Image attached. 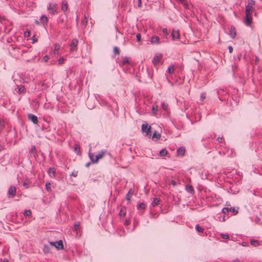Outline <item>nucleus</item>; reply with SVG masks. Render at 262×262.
Instances as JSON below:
<instances>
[{
  "mask_svg": "<svg viewBox=\"0 0 262 262\" xmlns=\"http://www.w3.org/2000/svg\"><path fill=\"white\" fill-rule=\"evenodd\" d=\"M40 20L43 24H47L48 21V19L45 15H42L41 16Z\"/></svg>",
  "mask_w": 262,
  "mask_h": 262,
  "instance_id": "nucleus-26",
  "label": "nucleus"
},
{
  "mask_svg": "<svg viewBox=\"0 0 262 262\" xmlns=\"http://www.w3.org/2000/svg\"><path fill=\"white\" fill-rule=\"evenodd\" d=\"M245 17L244 22L247 26H250L252 23V17L250 11H245Z\"/></svg>",
  "mask_w": 262,
  "mask_h": 262,
  "instance_id": "nucleus-2",
  "label": "nucleus"
},
{
  "mask_svg": "<svg viewBox=\"0 0 262 262\" xmlns=\"http://www.w3.org/2000/svg\"><path fill=\"white\" fill-rule=\"evenodd\" d=\"M30 35V31H26L25 32V36H29Z\"/></svg>",
  "mask_w": 262,
  "mask_h": 262,
  "instance_id": "nucleus-58",
  "label": "nucleus"
},
{
  "mask_svg": "<svg viewBox=\"0 0 262 262\" xmlns=\"http://www.w3.org/2000/svg\"><path fill=\"white\" fill-rule=\"evenodd\" d=\"M129 224H130L129 220L128 219H126L125 221V222H124V225L127 226Z\"/></svg>",
  "mask_w": 262,
  "mask_h": 262,
  "instance_id": "nucleus-47",
  "label": "nucleus"
},
{
  "mask_svg": "<svg viewBox=\"0 0 262 262\" xmlns=\"http://www.w3.org/2000/svg\"><path fill=\"white\" fill-rule=\"evenodd\" d=\"M78 150V151H79V150H80V149H79V148H78L77 147H76L75 148V151H77Z\"/></svg>",
  "mask_w": 262,
  "mask_h": 262,
  "instance_id": "nucleus-61",
  "label": "nucleus"
},
{
  "mask_svg": "<svg viewBox=\"0 0 262 262\" xmlns=\"http://www.w3.org/2000/svg\"><path fill=\"white\" fill-rule=\"evenodd\" d=\"M195 229L199 233H202L204 231V229L202 227H201L199 224L196 225Z\"/></svg>",
  "mask_w": 262,
  "mask_h": 262,
  "instance_id": "nucleus-28",
  "label": "nucleus"
},
{
  "mask_svg": "<svg viewBox=\"0 0 262 262\" xmlns=\"http://www.w3.org/2000/svg\"><path fill=\"white\" fill-rule=\"evenodd\" d=\"M230 35L232 38H235L236 34V31L235 28L233 26H231L230 29Z\"/></svg>",
  "mask_w": 262,
  "mask_h": 262,
  "instance_id": "nucleus-16",
  "label": "nucleus"
},
{
  "mask_svg": "<svg viewBox=\"0 0 262 262\" xmlns=\"http://www.w3.org/2000/svg\"><path fill=\"white\" fill-rule=\"evenodd\" d=\"M50 247L48 245H45L43 248V252L45 253H49L50 252Z\"/></svg>",
  "mask_w": 262,
  "mask_h": 262,
  "instance_id": "nucleus-29",
  "label": "nucleus"
},
{
  "mask_svg": "<svg viewBox=\"0 0 262 262\" xmlns=\"http://www.w3.org/2000/svg\"><path fill=\"white\" fill-rule=\"evenodd\" d=\"M158 110V106L157 105L152 106V113L155 115L156 114Z\"/></svg>",
  "mask_w": 262,
  "mask_h": 262,
  "instance_id": "nucleus-33",
  "label": "nucleus"
},
{
  "mask_svg": "<svg viewBox=\"0 0 262 262\" xmlns=\"http://www.w3.org/2000/svg\"><path fill=\"white\" fill-rule=\"evenodd\" d=\"M229 52L231 53L233 52V48L231 46L228 47Z\"/></svg>",
  "mask_w": 262,
  "mask_h": 262,
  "instance_id": "nucleus-52",
  "label": "nucleus"
},
{
  "mask_svg": "<svg viewBox=\"0 0 262 262\" xmlns=\"http://www.w3.org/2000/svg\"><path fill=\"white\" fill-rule=\"evenodd\" d=\"M229 211L232 212L234 213L235 214H236L238 213V210H236L234 207H231L229 208Z\"/></svg>",
  "mask_w": 262,
  "mask_h": 262,
  "instance_id": "nucleus-39",
  "label": "nucleus"
},
{
  "mask_svg": "<svg viewBox=\"0 0 262 262\" xmlns=\"http://www.w3.org/2000/svg\"><path fill=\"white\" fill-rule=\"evenodd\" d=\"M162 57V55L161 54L156 55L152 59L153 63L154 64H156L160 62Z\"/></svg>",
  "mask_w": 262,
  "mask_h": 262,
  "instance_id": "nucleus-11",
  "label": "nucleus"
},
{
  "mask_svg": "<svg viewBox=\"0 0 262 262\" xmlns=\"http://www.w3.org/2000/svg\"><path fill=\"white\" fill-rule=\"evenodd\" d=\"M28 118L29 120L31 121L34 124H37L38 120V118L35 115L32 114H28Z\"/></svg>",
  "mask_w": 262,
  "mask_h": 262,
  "instance_id": "nucleus-8",
  "label": "nucleus"
},
{
  "mask_svg": "<svg viewBox=\"0 0 262 262\" xmlns=\"http://www.w3.org/2000/svg\"><path fill=\"white\" fill-rule=\"evenodd\" d=\"M126 208L125 207H123L120 212H119V215L121 216V217H124L125 215H126Z\"/></svg>",
  "mask_w": 262,
  "mask_h": 262,
  "instance_id": "nucleus-20",
  "label": "nucleus"
},
{
  "mask_svg": "<svg viewBox=\"0 0 262 262\" xmlns=\"http://www.w3.org/2000/svg\"><path fill=\"white\" fill-rule=\"evenodd\" d=\"M233 262H240L238 258L234 259Z\"/></svg>",
  "mask_w": 262,
  "mask_h": 262,
  "instance_id": "nucleus-60",
  "label": "nucleus"
},
{
  "mask_svg": "<svg viewBox=\"0 0 262 262\" xmlns=\"http://www.w3.org/2000/svg\"><path fill=\"white\" fill-rule=\"evenodd\" d=\"M243 246H246V243H245V242H243Z\"/></svg>",
  "mask_w": 262,
  "mask_h": 262,
  "instance_id": "nucleus-64",
  "label": "nucleus"
},
{
  "mask_svg": "<svg viewBox=\"0 0 262 262\" xmlns=\"http://www.w3.org/2000/svg\"><path fill=\"white\" fill-rule=\"evenodd\" d=\"M185 149L183 147H180L177 150V153L179 155L184 156L185 154Z\"/></svg>",
  "mask_w": 262,
  "mask_h": 262,
  "instance_id": "nucleus-19",
  "label": "nucleus"
},
{
  "mask_svg": "<svg viewBox=\"0 0 262 262\" xmlns=\"http://www.w3.org/2000/svg\"><path fill=\"white\" fill-rule=\"evenodd\" d=\"M160 202V199L158 198H156L154 199L152 202V205L155 207L159 204V203Z\"/></svg>",
  "mask_w": 262,
  "mask_h": 262,
  "instance_id": "nucleus-21",
  "label": "nucleus"
},
{
  "mask_svg": "<svg viewBox=\"0 0 262 262\" xmlns=\"http://www.w3.org/2000/svg\"><path fill=\"white\" fill-rule=\"evenodd\" d=\"M134 193V189L130 188L128 193L126 194V196H125V199L127 201H130V199L132 197L133 194Z\"/></svg>",
  "mask_w": 262,
  "mask_h": 262,
  "instance_id": "nucleus-12",
  "label": "nucleus"
},
{
  "mask_svg": "<svg viewBox=\"0 0 262 262\" xmlns=\"http://www.w3.org/2000/svg\"><path fill=\"white\" fill-rule=\"evenodd\" d=\"M17 88H18V91H17V92L19 94H20L25 92V88L24 85H20V86L17 85Z\"/></svg>",
  "mask_w": 262,
  "mask_h": 262,
  "instance_id": "nucleus-22",
  "label": "nucleus"
},
{
  "mask_svg": "<svg viewBox=\"0 0 262 262\" xmlns=\"http://www.w3.org/2000/svg\"><path fill=\"white\" fill-rule=\"evenodd\" d=\"M104 154H105V151H101V152H100L99 154H98L97 155H96L95 156V162H98V161L101 159L104 155Z\"/></svg>",
  "mask_w": 262,
  "mask_h": 262,
  "instance_id": "nucleus-18",
  "label": "nucleus"
},
{
  "mask_svg": "<svg viewBox=\"0 0 262 262\" xmlns=\"http://www.w3.org/2000/svg\"><path fill=\"white\" fill-rule=\"evenodd\" d=\"M161 138V134L158 133L157 131H155L152 135V139L156 138L157 139H159Z\"/></svg>",
  "mask_w": 262,
  "mask_h": 262,
  "instance_id": "nucleus-27",
  "label": "nucleus"
},
{
  "mask_svg": "<svg viewBox=\"0 0 262 262\" xmlns=\"http://www.w3.org/2000/svg\"><path fill=\"white\" fill-rule=\"evenodd\" d=\"M171 36L173 40L179 39L180 32L179 30L173 29L171 33Z\"/></svg>",
  "mask_w": 262,
  "mask_h": 262,
  "instance_id": "nucleus-9",
  "label": "nucleus"
},
{
  "mask_svg": "<svg viewBox=\"0 0 262 262\" xmlns=\"http://www.w3.org/2000/svg\"><path fill=\"white\" fill-rule=\"evenodd\" d=\"M50 244L52 246H54L58 250H61L63 249V245L62 240H59V241L55 242H50Z\"/></svg>",
  "mask_w": 262,
  "mask_h": 262,
  "instance_id": "nucleus-4",
  "label": "nucleus"
},
{
  "mask_svg": "<svg viewBox=\"0 0 262 262\" xmlns=\"http://www.w3.org/2000/svg\"><path fill=\"white\" fill-rule=\"evenodd\" d=\"M57 5L56 3H50L48 6V10L50 11V13L54 15L58 13L57 12Z\"/></svg>",
  "mask_w": 262,
  "mask_h": 262,
  "instance_id": "nucleus-1",
  "label": "nucleus"
},
{
  "mask_svg": "<svg viewBox=\"0 0 262 262\" xmlns=\"http://www.w3.org/2000/svg\"><path fill=\"white\" fill-rule=\"evenodd\" d=\"M162 107L164 110H166L168 107V104L165 102H163L162 104Z\"/></svg>",
  "mask_w": 262,
  "mask_h": 262,
  "instance_id": "nucleus-40",
  "label": "nucleus"
},
{
  "mask_svg": "<svg viewBox=\"0 0 262 262\" xmlns=\"http://www.w3.org/2000/svg\"><path fill=\"white\" fill-rule=\"evenodd\" d=\"M142 130L143 132L146 133V135H148L151 132V126L147 124H143L142 125Z\"/></svg>",
  "mask_w": 262,
  "mask_h": 262,
  "instance_id": "nucleus-7",
  "label": "nucleus"
},
{
  "mask_svg": "<svg viewBox=\"0 0 262 262\" xmlns=\"http://www.w3.org/2000/svg\"><path fill=\"white\" fill-rule=\"evenodd\" d=\"M90 164H91V163H90V162L87 163H86V164H85V166H86V167H89V165H90Z\"/></svg>",
  "mask_w": 262,
  "mask_h": 262,
  "instance_id": "nucleus-62",
  "label": "nucleus"
},
{
  "mask_svg": "<svg viewBox=\"0 0 262 262\" xmlns=\"http://www.w3.org/2000/svg\"><path fill=\"white\" fill-rule=\"evenodd\" d=\"M171 184L173 186L177 185V181H171Z\"/></svg>",
  "mask_w": 262,
  "mask_h": 262,
  "instance_id": "nucleus-55",
  "label": "nucleus"
},
{
  "mask_svg": "<svg viewBox=\"0 0 262 262\" xmlns=\"http://www.w3.org/2000/svg\"><path fill=\"white\" fill-rule=\"evenodd\" d=\"M30 153L31 154H34V153H36V147L35 146L33 145L32 146L31 149L30 151Z\"/></svg>",
  "mask_w": 262,
  "mask_h": 262,
  "instance_id": "nucleus-38",
  "label": "nucleus"
},
{
  "mask_svg": "<svg viewBox=\"0 0 262 262\" xmlns=\"http://www.w3.org/2000/svg\"><path fill=\"white\" fill-rule=\"evenodd\" d=\"M163 32L166 35L168 34V30L167 28H163Z\"/></svg>",
  "mask_w": 262,
  "mask_h": 262,
  "instance_id": "nucleus-50",
  "label": "nucleus"
},
{
  "mask_svg": "<svg viewBox=\"0 0 262 262\" xmlns=\"http://www.w3.org/2000/svg\"><path fill=\"white\" fill-rule=\"evenodd\" d=\"M185 189L187 192H189L191 194H193L194 193L193 187L191 185H187L185 187Z\"/></svg>",
  "mask_w": 262,
  "mask_h": 262,
  "instance_id": "nucleus-13",
  "label": "nucleus"
},
{
  "mask_svg": "<svg viewBox=\"0 0 262 262\" xmlns=\"http://www.w3.org/2000/svg\"><path fill=\"white\" fill-rule=\"evenodd\" d=\"M89 157L93 163H97V162H95V156L93 155V154L89 153Z\"/></svg>",
  "mask_w": 262,
  "mask_h": 262,
  "instance_id": "nucleus-32",
  "label": "nucleus"
},
{
  "mask_svg": "<svg viewBox=\"0 0 262 262\" xmlns=\"http://www.w3.org/2000/svg\"><path fill=\"white\" fill-rule=\"evenodd\" d=\"M146 208V204L144 202L139 203L137 205L138 209H145Z\"/></svg>",
  "mask_w": 262,
  "mask_h": 262,
  "instance_id": "nucleus-25",
  "label": "nucleus"
},
{
  "mask_svg": "<svg viewBox=\"0 0 262 262\" xmlns=\"http://www.w3.org/2000/svg\"><path fill=\"white\" fill-rule=\"evenodd\" d=\"M3 149H4V145L0 144V151H2Z\"/></svg>",
  "mask_w": 262,
  "mask_h": 262,
  "instance_id": "nucleus-57",
  "label": "nucleus"
},
{
  "mask_svg": "<svg viewBox=\"0 0 262 262\" xmlns=\"http://www.w3.org/2000/svg\"><path fill=\"white\" fill-rule=\"evenodd\" d=\"M222 237L224 239H228L229 236L228 234H222Z\"/></svg>",
  "mask_w": 262,
  "mask_h": 262,
  "instance_id": "nucleus-46",
  "label": "nucleus"
},
{
  "mask_svg": "<svg viewBox=\"0 0 262 262\" xmlns=\"http://www.w3.org/2000/svg\"><path fill=\"white\" fill-rule=\"evenodd\" d=\"M255 5V1L254 0H249L248 4L246 6L245 11H250V12L254 11L253 6Z\"/></svg>",
  "mask_w": 262,
  "mask_h": 262,
  "instance_id": "nucleus-5",
  "label": "nucleus"
},
{
  "mask_svg": "<svg viewBox=\"0 0 262 262\" xmlns=\"http://www.w3.org/2000/svg\"><path fill=\"white\" fill-rule=\"evenodd\" d=\"M57 22L58 24H62L64 22V20L63 19H59V20H57Z\"/></svg>",
  "mask_w": 262,
  "mask_h": 262,
  "instance_id": "nucleus-54",
  "label": "nucleus"
},
{
  "mask_svg": "<svg viewBox=\"0 0 262 262\" xmlns=\"http://www.w3.org/2000/svg\"><path fill=\"white\" fill-rule=\"evenodd\" d=\"M114 53L115 54H120V50L117 47H114Z\"/></svg>",
  "mask_w": 262,
  "mask_h": 262,
  "instance_id": "nucleus-34",
  "label": "nucleus"
},
{
  "mask_svg": "<svg viewBox=\"0 0 262 262\" xmlns=\"http://www.w3.org/2000/svg\"><path fill=\"white\" fill-rule=\"evenodd\" d=\"M78 40L76 38H74L70 46V52H76L77 51V45H78Z\"/></svg>",
  "mask_w": 262,
  "mask_h": 262,
  "instance_id": "nucleus-3",
  "label": "nucleus"
},
{
  "mask_svg": "<svg viewBox=\"0 0 262 262\" xmlns=\"http://www.w3.org/2000/svg\"><path fill=\"white\" fill-rule=\"evenodd\" d=\"M167 153H168V152H167V150L165 148H163L160 151L159 155L160 157H164V156H166L167 154Z\"/></svg>",
  "mask_w": 262,
  "mask_h": 262,
  "instance_id": "nucleus-24",
  "label": "nucleus"
},
{
  "mask_svg": "<svg viewBox=\"0 0 262 262\" xmlns=\"http://www.w3.org/2000/svg\"><path fill=\"white\" fill-rule=\"evenodd\" d=\"M222 138H221V137H218L217 138V141H218L219 142H222Z\"/></svg>",
  "mask_w": 262,
  "mask_h": 262,
  "instance_id": "nucleus-59",
  "label": "nucleus"
},
{
  "mask_svg": "<svg viewBox=\"0 0 262 262\" xmlns=\"http://www.w3.org/2000/svg\"><path fill=\"white\" fill-rule=\"evenodd\" d=\"M24 215L26 216H29L31 215V211L30 210H26L24 212Z\"/></svg>",
  "mask_w": 262,
  "mask_h": 262,
  "instance_id": "nucleus-36",
  "label": "nucleus"
},
{
  "mask_svg": "<svg viewBox=\"0 0 262 262\" xmlns=\"http://www.w3.org/2000/svg\"><path fill=\"white\" fill-rule=\"evenodd\" d=\"M182 4L184 5V7L186 9H189V5L188 4L186 3L184 1L183 2V3H182Z\"/></svg>",
  "mask_w": 262,
  "mask_h": 262,
  "instance_id": "nucleus-48",
  "label": "nucleus"
},
{
  "mask_svg": "<svg viewBox=\"0 0 262 262\" xmlns=\"http://www.w3.org/2000/svg\"><path fill=\"white\" fill-rule=\"evenodd\" d=\"M174 68L173 66H169L168 68L167 72L169 74H172L173 73Z\"/></svg>",
  "mask_w": 262,
  "mask_h": 262,
  "instance_id": "nucleus-31",
  "label": "nucleus"
},
{
  "mask_svg": "<svg viewBox=\"0 0 262 262\" xmlns=\"http://www.w3.org/2000/svg\"><path fill=\"white\" fill-rule=\"evenodd\" d=\"M59 49V45L58 44L56 43L55 45V48H54L55 52H58Z\"/></svg>",
  "mask_w": 262,
  "mask_h": 262,
  "instance_id": "nucleus-44",
  "label": "nucleus"
},
{
  "mask_svg": "<svg viewBox=\"0 0 262 262\" xmlns=\"http://www.w3.org/2000/svg\"><path fill=\"white\" fill-rule=\"evenodd\" d=\"M136 38H137V41L138 42H140L141 40V36L140 34L138 33L137 35H136Z\"/></svg>",
  "mask_w": 262,
  "mask_h": 262,
  "instance_id": "nucleus-43",
  "label": "nucleus"
},
{
  "mask_svg": "<svg viewBox=\"0 0 262 262\" xmlns=\"http://www.w3.org/2000/svg\"><path fill=\"white\" fill-rule=\"evenodd\" d=\"M130 61L129 60V58L127 57H125L124 59L122 60V61L121 62L120 64L121 66H124L126 64H130Z\"/></svg>",
  "mask_w": 262,
  "mask_h": 262,
  "instance_id": "nucleus-17",
  "label": "nucleus"
},
{
  "mask_svg": "<svg viewBox=\"0 0 262 262\" xmlns=\"http://www.w3.org/2000/svg\"><path fill=\"white\" fill-rule=\"evenodd\" d=\"M56 170L54 167H50L48 170V173L51 178H53L55 176Z\"/></svg>",
  "mask_w": 262,
  "mask_h": 262,
  "instance_id": "nucleus-10",
  "label": "nucleus"
},
{
  "mask_svg": "<svg viewBox=\"0 0 262 262\" xmlns=\"http://www.w3.org/2000/svg\"><path fill=\"white\" fill-rule=\"evenodd\" d=\"M80 225V223L79 222H76L74 225L73 230L74 231H77L78 228Z\"/></svg>",
  "mask_w": 262,
  "mask_h": 262,
  "instance_id": "nucleus-30",
  "label": "nucleus"
},
{
  "mask_svg": "<svg viewBox=\"0 0 262 262\" xmlns=\"http://www.w3.org/2000/svg\"><path fill=\"white\" fill-rule=\"evenodd\" d=\"M30 181H24V186H26L29 184Z\"/></svg>",
  "mask_w": 262,
  "mask_h": 262,
  "instance_id": "nucleus-56",
  "label": "nucleus"
},
{
  "mask_svg": "<svg viewBox=\"0 0 262 262\" xmlns=\"http://www.w3.org/2000/svg\"><path fill=\"white\" fill-rule=\"evenodd\" d=\"M201 99L203 101L204 99L206 98V94L205 93H202L200 96Z\"/></svg>",
  "mask_w": 262,
  "mask_h": 262,
  "instance_id": "nucleus-45",
  "label": "nucleus"
},
{
  "mask_svg": "<svg viewBox=\"0 0 262 262\" xmlns=\"http://www.w3.org/2000/svg\"><path fill=\"white\" fill-rule=\"evenodd\" d=\"M5 127V122L3 120H0V131H2Z\"/></svg>",
  "mask_w": 262,
  "mask_h": 262,
  "instance_id": "nucleus-35",
  "label": "nucleus"
},
{
  "mask_svg": "<svg viewBox=\"0 0 262 262\" xmlns=\"http://www.w3.org/2000/svg\"><path fill=\"white\" fill-rule=\"evenodd\" d=\"M16 187L14 186H11L8 191V195L9 198H13L16 194Z\"/></svg>",
  "mask_w": 262,
  "mask_h": 262,
  "instance_id": "nucleus-6",
  "label": "nucleus"
},
{
  "mask_svg": "<svg viewBox=\"0 0 262 262\" xmlns=\"http://www.w3.org/2000/svg\"><path fill=\"white\" fill-rule=\"evenodd\" d=\"M150 41L152 44H159L160 42L159 37L155 35L152 36Z\"/></svg>",
  "mask_w": 262,
  "mask_h": 262,
  "instance_id": "nucleus-14",
  "label": "nucleus"
},
{
  "mask_svg": "<svg viewBox=\"0 0 262 262\" xmlns=\"http://www.w3.org/2000/svg\"><path fill=\"white\" fill-rule=\"evenodd\" d=\"M64 60V58L63 57H60V58L58 60V63L59 64H61L63 63V61Z\"/></svg>",
  "mask_w": 262,
  "mask_h": 262,
  "instance_id": "nucleus-42",
  "label": "nucleus"
},
{
  "mask_svg": "<svg viewBox=\"0 0 262 262\" xmlns=\"http://www.w3.org/2000/svg\"><path fill=\"white\" fill-rule=\"evenodd\" d=\"M3 262H9L7 259H4Z\"/></svg>",
  "mask_w": 262,
  "mask_h": 262,
  "instance_id": "nucleus-63",
  "label": "nucleus"
},
{
  "mask_svg": "<svg viewBox=\"0 0 262 262\" xmlns=\"http://www.w3.org/2000/svg\"><path fill=\"white\" fill-rule=\"evenodd\" d=\"M46 188L48 191H50L51 190V183L50 182L46 184Z\"/></svg>",
  "mask_w": 262,
  "mask_h": 262,
  "instance_id": "nucleus-37",
  "label": "nucleus"
},
{
  "mask_svg": "<svg viewBox=\"0 0 262 262\" xmlns=\"http://www.w3.org/2000/svg\"><path fill=\"white\" fill-rule=\"evenodd\" d=\"M78 174V171H73L71 174V176H73L74 177H76Z\"/></svg>",
  "mask_w": 262,
  "mask_h": 262,
  "instance_id": "nucleus-49",
  "label": "nucleus"
},
{
  "mask_svg": "<svg viewBox=\"0 0 262 262\" xmlns=\"http://www.w3.org/2000/svg\"><path fill=\"white\" fill-rule=\"evenodd\" d=\"M250 243L252 246L254 247H257L260 245V242L258 241L254 240L253 239L250 241Z\"/></svg>",
  "mask_w": 262,
  "mask_h": 262,
  "instance_id": "nucleus-23",
  "label": "nucleus"
},
{
  "mask_svg": "<svg viewBox=\"0 0 262 262\" xmlns=\"http://www.w3.org/2000/svg\"><path fill=\"white\" fill-rule=\"evenodd\" d=\"M229 211V208L228 207H224L222 209V212L224 213H226Z\"/></svg>",
  "mask_w": 262,
  "mask_h": 262,
  "instance_id": "nucleus-41",
  "label": "nucleus"
},
{
  "mask_svg": "<svg viewBox=\"0 0 262 262\" xmlns=\"http://www.w3.org/2000/svg\"><path fill=\"white\" fill-rule=\"evenodd\" d=\"M138 6L139 8L142 7V2L141 1H138Z\"/></svg>",
  "mask_w": 262,
  "mask_h": 262,
  "instance_id": "nucleus-53",
  "label": "nucleus"
},
{
  "mask_svg": "<svg viewBox=\"0 0 262 262\" xmlns=\"http://www.w3.org/2000/svg\"><path fill=\"white\" fill-rule=\"evenodd\" d=\"M68 8V3L66 0H63L62 2V6L61 7V9L62 11L66 12Z\"/></svg>",
  "mask_w": 262,
  "mask_h": 262,
  "instance_id": "nucleus-15",
  "label": "nucleus"
},
{
  "mask_svg": "<svg viewBox=\"0 0 262 262\" xmlns=\"http://www.w3.org/2000/svg\"><path fill=\"white\" fill-rule=\"evenodd\" d=\"M49 59V57H48V56L47 55H46L45 56H44L43 57V60L47 62L48 61V60Z\"/></svg>",
  "mask_w": 262,
  "mask_h": 262,
  "instance_id": "nucleus-51",
  "label": "nucleus"
}]
</instances>
